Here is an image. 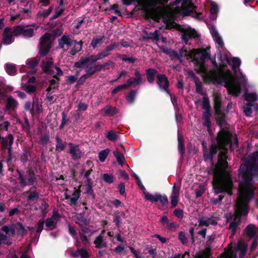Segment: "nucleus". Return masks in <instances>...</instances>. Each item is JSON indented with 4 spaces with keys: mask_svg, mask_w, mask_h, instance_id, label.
<instances>
[{
    "mask_svg": "<svg viewBox=\"0 0 258 258\" xmlns=\"http://www.w3.org/2000/svg\"><path fill=\"white\" fill-rule=\"evenodd\" d=\"M64 11V9L62 7H58L56 8L55 11V14L52 16L51 20L56 19L59 17Z\"/></svg>",
    "mask_w": 258,
    "mask_h": 258,
    "instance_id": "61",
    "label": "nucleus"
},
{
    "mask_svg": "<svg viewBox=\"0 0 258 258\" xmlns=\"http://www.w3.org/2000/svg\"><path fill=\"white\" fill-rule=\"evenodd\" d=\"M178 238L182 244H186L187 243V239L184 232L180 231L178 234Z\"/></svg>",
    "mask_w": 258,
    "mask_h": 258,
    "instance_id": "63",
    "label": "nucleus"
},
{
    "mask_svg": "<svg viewBox=\"0 0 258 258\" xmlns=\"http://www.w3.org/2000/svg\"><path fill=\"white\" fill-rule=\"evenodd\" d=\"M85 212H83L82 213L77 214L76 216V223L78 224L81 227L87 225L90 223V220L87 219L86 218H85Z\"/></svg>",
    "mask_w": 258,
    "mask_h": 258,
    "instance_id": "27",
    "label": "nucleus"
},
{
    "mask_svg": "<svg viewBox=\"0 0 258 258\" xmlns=\"http://www.w3.org/2000/svg\"><path fill=\"white\" fill-rule=\"evenodd\" d=\"M220 150H223L219 152L218 156V163L216 169L214 171L213 188L216 194L227 192L229 195L232 194L231 189L233 186L231 174L227 171L228 163L227 161L228 156L227 147L231 151H233L238 146V140L236 135L234 136V141L231 140V145H226L224 149H222L218 144Z\"/></svg>",
    "mask_w": 258,
    "mask_h": 258,
    "instance_id": "1",
    "label": "nucleus"
},
{
    "mask_svg": "<svg viewBox=\"0 0 258 258\" xmlns=\"http://www.w3.org/2000/svg\"><path fill=\"white\" fill-rule=\"evenodd\" d=\"M113 153L119 165H122L125 161L123 155L118 149L114 151Z\"/></svg>",
    "mask_w": 258,
    "mask_h": 258,
    "instance_id": "37",
    "label": "nucleus"
},
{
    "mask_svg": "<svg viewBox=\"0 0 258 258\" xmlns=\"http://www.w3.org/2000/svg\"><path fill=\"white\" fill-rule=\"evenodd\" d=\"M51 34L48 32L45 33L40 37L38 44V53L41 56L44 57L46 56L49 52L51 47Z\"/></svg>",
    "mask_w": 258,
    "mask_h": 258,
    "instance_id": "7",
    "label": "nucleus"
},
{
    "mask_svg": "<svg viewBox=\"0 0 258 258\" xmlns=\"http://www.w3.org/2000/svg\"><path fill=\"white\" fill-rule=\"evenodd\" d=\"M178 150L181 155L184 153L185 147L184 142L179 138H178Z\"/></svg>",
    "mask_w": 258,
    "mask_h": 258,
    "instance_id": "60",
    "label": "nucleus"
},
{
    "mask_svg": "<svg viewBox=\"0 0 258 258\" xmlns=\"http://www.w3.org/2000/svg\"><path fill=\"white\" fill-rule=\"evenodd\" d=\"M39 63V59L37 57H33L27 60L26 64L30 69H34L37 66Z\"/></svg>",
    "mask_w": 258,
    "mask_h": 258,
    "instance_id": "44",
    "label": "nucleus"
},
{
    "mask_svg": "<svg viewBox=\"0 0 258 258\" xmlns=\"http://www.w3.org/2000/svg\"><path fill=\"white\" fill-rule=\"evenodd\" d=\"M238 176L240 177V197H241L239 211L241 214L245 215L248 213V204L254 196L253 178H258V166L239 172Z\"/></svg>",
    "mask_w": 258,
    "mask_h": 258,
    "instance_id": "2",
    "label": "nucleus"
},
{
    "mask_svg": "<svg viewBox=\"0 0 258 258\" xmlns=\"http://www.w3.org/2000/svg\"><path fill=\"white\" fill-rule=\"evenodd\" d=\"M24 109L25 111H29L32 116L34 115V101L31 103L30 101L26 102Z\"/></svg>",
    "mask_w": 258,
    "mask_h": 258,
    "instance_id": "41",
    "label": "nucleus"
},
{
    "mask_svg": "<svg viewBox=\"0 0 258 258\" xmlns=\"http://www.w3.org/2000/svg\"><path fill=\"white\" fill-rule=\"evenodd\" d=\"M70 255L74 258H89L90 254L85 248L78 249L76 250L72 251Z\"/></svg>",
    "mask_w": 258,
    "mask_h": 258,
    "instance_id": "21",
    "label": "nucleus"
},
{
    "mask_svg": "<svg viewBox=\"0 0 258 258\" xmlns=\"http://www.w3.org/2000/svg\"><path fill=\"white\" fill-rule=\"evenodd\" d=\"M158 202H160L161 206H159L158 208L160 210H163V207H165L168 204V200L167 196L165 195H162L160 193L158 197Z\"/></svg>",
    "mask_w": 258,
    "mask_h": 258,
    "instance_id": "39",
    "label": "nucleus"
},
{
    "mask_svg": "<svg viewBox=\"0 0 258 258\" xmlns=\"http://www.w3.org/2000/svg\"><path fill=\"white\" fill-rule=\"evenodd\" d=\"M92 234V232H91L90 234L89 235V236L88 237L86 235L83 233H79L80 239L84 244L86 245L87 244H90V237Z\"/></svg>",
    "mask_w": 258,
    "mask_h": 258,
    "instance_id": "55",
    "label": "nucleus"
},
{
    "mask_svg": "<svg viewBox=\"0 0 258 258\" xmlns=\"http://www.w3.org/2000/svg\"><path fill=\"white\" fill-rule=\"evenodd\" d=\"M16 229L18 235L23 236L27 232L26 229L24 227L22 223L18 222L16 223Z\"/></svg>",
    "mask_w": 258,
    "mask_h": 258,
    "instance_id": "38",
    "label": "nucleus"
},
{
    "mask_svg": "<svg viewBox=\"0 0 258 258\" xmlns=\"http://www.w3.org/2000/svg\"><path fill=\"white\" fill-rule=\"evenodd\" d=\"M99 60L98 55H90L88 57H82L79 61L75 62L74 67L76 68H83L86 64H92Z\"/></svg>",
    "mask_w": 258,
    "mask_h": 258,
    "instance_id": "12",
    "label": "nucleus"
},
{
    "mask_svg": "<svg viewBox=\"0 0 258 258\" xmlns=\"http://www.w3.org/2000/svg\"><path fill=\"white\" fill-rule=\"evenodd\" d=\"M104 232V230L102 231L99 235L95 238L94 243L96 248L102 249L107 247V241L103 236Z\"/></svg>",
    "mask_w": 258,
    "mask_h": 258,
    "instance_id": "17",
    "label": "nucleus"
},
{
    "mask_svg": "<svg viewBox=\"0 0 258 258\" xmlns=\"http://www.w3.org/2000/svg\"><path fill=\"white\" fill-rule=\"evenodd\" d=\"M53 66V62L51 59L46 62L43 61L42 68L43 72L48 75H52L54 74V71L52 69Z\"/></svg>",
    "mask_w": 258,
    "mask_h": 258,
    "instance_id": "24",
    "label": "nucleus"
},
{
    "mask_svg": "<svg viewBox=\"0 0 258 258\" xmlns=\"http://www.w3.org/2000/svg\"><path fill=\"white\" fill-rule=\"evenodd\" d=\"M73 197L71 199V204L72 205H76L78 200L81 196V190L74 188V191L72 195Z\"/></svg>",
    "mask_w": 258,
    "mask_h": 258,
    "instance_id": "35",
    "label": "nucleus"
},
{
    "mask_svg": "<svg viewBox=\"0 0 258 258\" xmlns=\"http://www.w3.org/2000/svg\"><path fill=\"white\" fill-rule=\"evenodd\" d=\"M34 31L32 28H27L24 25H18L14 28L13 33L16 36L22 34L24 37L31 38L34 35Z\"/></svg>",
    "mask_w": 258,
    "mask_h": 258,
    "instance_id": "10",
    "label": "nucleus"
},
{
    "mask_svg": "<svg viewBox=\"0 0 258 258\" xmlns=\"http://www.w3.org/2000/svg\"><path fill=\"white\" fill-rule=\"evenodd\" d=\"M159 195V192H155L154 195L149 192L144 193L145 199L152 203H156L158 202V197Z\"/></svg>",
    "mask_w": 258,
    "mask_h": 258,
    "instance_id": "31",
    "label": "nucleus"
},
{
    "mask_svg": "<svg viewBox=\"0 0 258 258\" xmlns=\"http://www.w3.org/2000/svg\"><path fill=\"white\" fill-rule=\"evenodd\" d=\"M203 108L205 110L203 114L211 113V107L210 103L209 98L207 96H204L203 98Z\"/></svg>",
    "mask_w": 258,
    "mask_h": 258,
    "instance_id": "29",
    "label": "nucleus"
},
{
    "mask_svg": "<svg viewBox=\"0 0 258 258\" xmlns=\"http://www.w3.org/2000/svg\"><path fill=\"white\" fill-rule=\"evenodd\" d=\"M241 202V197H240L239 201L236 205V215L234 218V221H232L229 225V229L231 230L232 235H234L237 230V226L240 222V217L241 216H244L243 214H241L240 211H239V205L240 204ZM247 214L245 215V216L247 215Z\"/></svg>",
    "mask_w": 258,
    "mask_h": 258,
    "instance_id": "11",
    "label": "nucleus"
},
{
    "mask_svg": "<svg viewBox=\"0 0 258 258\" xmlns=\"http://www.w3.org/2000/svg\"><path fill=\"white\" fill-rule=\"evenodd\" d=\"M70 150L68 152L71 155L72 159L73 160H77L80 159L83 156L82 150L80 149L78 145H74L73 143L70 142L69 143Z\"/></svg>",
    "mask_w": 258,
    "mask_h": 258,
    "instance_id": "14",
    "label": "nucleus"
},
{
    "mask_svg": "<svg viewBox=\"0 0 258 258\" xmlns=\"http://www.w3.org/2000/svg\"><path fill=\"white\" fill-rule=\"evenodd\" d=\"M194 7V4L190 2L188 3V4H186L184 6H183L184 8V15L189 16L192 12L191 9L193 8Z\"/></svg>",
    "mask_w": 258,
    "mask_h": 258,
    "instance_id": "52",
    "label": "nucleus"
},
{
    "mask_svg": "<svg viewBox=\"0 0 258 258\" xmlns=\"http://www.w3.org/2000/svg\"><path fill=\"white\" fill-rule=\"evenodd\" d=\"M258 151L250 154L248 158L241 165L239 172L247 169H250L254 167L258 166Z\"/></svg>",
    "mask_w": 258,
    "mask_h": 258,
    "instance_id": "8",
    "label": "nucleus"
},
{
    "mask_svg": "<svg viewBox=\"0 0 258 258\" xmlns=\"http://www.w3.org/2000/svg\"><path fill=\"white\" fill-rule=\"evenodd\" d=\"M69 122H70V120L69 119L67 118V114L64 112H63L62 113L61 122L60 125L59 126V129H63L64 125Z\"/></svg>",
    "mask_w": 258,
    "mask_h": 258,
    "instance_id": "56",
    "label": "nucleus"
},
{
    "mask_svg": "<svg viewBox=\"0 0 258 258\" xmlns=\"http://www.w3.org/2000/svg\"><path fill=\"white\" fill-rule=\"evenodd\" d=\"M5 69L7 73L11 76L15 75L17 71L15 65L13 64H6Z\"/></svg>",
    "mask_w": 258,
    "mask_h": 258,
    "instance_id": "42",
    "label": "nucleus"
},
{
    "mask_svg": "<svg viewBox=\"0 0 258 258\" xmlns=\"http://www.w3.org/2000/svg\"><path fill=\"white\" fill-rule=\"evenodd\" d=\"M76 41V40H72L69 35H63L58 40V47L59 48H63L64 45L68 46H71Z\"/></svg>",
    "mask_w": 258,
    "mask_h": 258,
    "instance_id": "20",
    "label": "nucleus"
},
{
    "mask_svg": "<svg viewBox=\"0 0 258 258\" xmlns=\"http://www.w3.org/2000/svg\"><path fill=\"white\" fill-rule=\"evenodd\" d=\"M118 46V43L116 42L112 43L110 45L107 46L102 51L101 53L104 57L108 56L110 54V52Z\"/></svg>",
    "mask_w": 258,
    "mask_h": 258,
    "instance_id": "30",
    "label": "nucleus"
},
{
    "mask_svg": "<svg viewBox=\"0 0 258 258\" xmlns=\"http://www.w3.org/2000/svg\"><path fill=\"white\" fill-rule=\"evenodd\" d=\"M156 83L160 90L164 91L167 94L171 96V92L169 89V81L165 74H158L157 75Z\"/></svg>",
    "mask_w": 258,
    "mask_h": 258,
    "instance_id": "9",
    "label": "nucleus"
},
{
    "mask_svg": "<svg viewBox=\"0 0 258 258\" xmlns=\"http://www.w3.org/2000/svg\"><path fill=\"white\" fill-rule=\"evenodd\" d=\"M105 137L111 142H115L118 138V134L113 130H110L105 135Z\"/></svg>",
    "mask_w": 258,
    "mask_h": 258,
    "instance_id": "43",
    "label": "nucleus"
},
{
    "mask_svg": "<svg viewBox=\"0 0 258 258\" xmlns=\"http://www.w3.org/2000/svg\"><path fill=\"white\" fill-rule=\"evenodd\" d=\"M211 116L212 113L203 114V119L204 120L203 125L207 127L209 132L211 131Z\"/></svg>",
    "mask_w": 258,
    "mask_h": 258,
    "instance_id": "32",
    "label": "nucleus"
},
{
    "mask_svg": "<svg viewBox=\"0 0 258 258\" xmlns=\"http://www.w3.org/2000/svg\"><path fill=\"white\" fill-rule=\"evenodd\" d=\"M216 122L220 128L217 134L216 141L222 149H224L226 145H231V140L234 139L232 134L229 131L225 130L224 127L227 125L225 114L221 111H217L215 113Z\"/></svg>",
    "mask_w": 258,
    "mask_h": 258,
    "instance_id": "4",
    "label": "nucleus"
},
{
    "mask_svg": "<svg viewBox=\"0 0 258 258\" xmlns=\"http://www.w3.org/2000/svg\"><path fill=\"white\" fill-rule=\"evenodd\" d=\"M102 179L105 182L111 184L114 182V177L112 174L104 173L102 175Z\"/></svg>",
    "mask_w": 258,
    "mask_h": 258,
    "instance_id": "48",
    "label": "nucleus"
},
{
    "mask_svg": "<svg viewBox=\"0 0 258 258\" xmlns=\"http://www.w3.org/2000/svg\"><path fill=\"white\" fill-rule=\"evenodd\" d=\"M75 43V45L69 51V53L72 55H75L82 48L83 42L82 41H77L76 40Z\"/></svg>",
    "mask_w": 258,
    "mask_h": 258,
    "instance_id": "33",
    "label": "nucleus"
},
{
    "mask_svg": "<svg viewBox=\"0 0 258 258\" xmlns=\"http://www.w3.org/2000/svg\"><path fill=\"white\" fill-rule=\"evenodd\" d=\"M214 108L215 111V113L217 112V111H221V101L220 99L218 97H215L214 100Z\"/></svg>",
    "mask_w": 258,
    "mask_h": 258,
    "instance_id": "50",
    "label": "nucleus"
},
{
    "mask_svg": "<svg viewBox=\"0 0 258 258\" xmlns=\"http://www.w3.org/2000/svg\"><path fill=\"white\" fill-rule=\"evenodd\" d=\"M53 218H52V217L47 218L45 222L46 227L48 228L50 230L56 228L57 222L60 218V216L59 213L56 212L55 215H53Z\"/></svg>",
    "mask_w": 258,
    "mask_h": 258,
    "instance_id": "19",
    "label": "nucleus"
},
{
    "mask_svg": "<svg viewBox=\"0 0 258 258\" xmlns=\"http://www.w3.org/2000/svg\"><path fill=\"white\" fill-rule=\"evenodd\" d=\"M218 84L224 83V86L227 89L228 94L237 97L241 92V85L236 79L231 76L223 75L216 79Z\"/></svg>",
    "mask_w": 258,
    "mask_h": 258,
    "instance_id": "5",
    "label": "nucleus"
},
{
    "mask_svg": "<svg viewBox=\"0 0 258 258\" xmlns=\"http://www.w3.org/2000/svg\"><path fill=\"white\" fill-rule=\"evenodd\" d=\"M110 150L108 148L101 150L98 154V158L100 162H103L105 161L106 157L109 153Z\"/></svg>",
    "mask_w": 258,
    "mask_h": 258,
    "instance_id": "46",
    "label": "nucleus"
},
{
    "mask_svg": "<svg viewBox=\"0 0 258 258\" xmlns=\"http://www.w3.org/2000/svg\"><path fill=\"white\" fill-rule=\"evenodd\" d=\"M247 236L249 238H252L255 234V226L253 224H249L244 230Z\"/></svg>",
    "mask_w": 258,
    "mask_h": 258,
    "instance_id": "36",
    "label": "nucleus"
},
{
    "mask_svg": "<svg viewBox=\"0 0 258 258\" xmlns=\"http://www.w3.org/2000/svg\"><path fill=\"white\" fill-rule=\"evenodd\" d=\"M17 173V179L19 181V183L21 187H23L28 185H34L37 183V175L34 173V171L29 169L27 170L26 173L22 170L17 169L16 170Z\"/></svg>",
    "mask_w": 258,
    "mask_h": 258,
    "instance_id": "6",
    "label": "nucleus"
},
{
    "mask_svg": "<svg viewBox=\"0 0 258 258\" xmlns=\"http://www.w3.org/2000/svg\"><path fill=\"white\" fill-rule=\"evenodd\" d=\"M104 38V36H97L96 37H94L91 41V45L94 48H95L97 47V44H98L99 43H100L102 42Z\"/></svg>",
    "mask_w": 258,
    "mask_h": 258,
    "instance_id": "53",
    "label": "nucleus"
},
{
    "mask_svg": "<svg viewBox=\"0 0 258 258\" xmlns=\"http://www.w3.org/2000/svg\"><path fill=\"white\" fill-rule=\"evenodd\" d=\"M17 105V101L15 100L12 96H9L6 103L5 110L14 111L16 109Z\"/></svg>",
    "mask_w": 258,
    "mask_h": 258,
    "instance_id": "25",
    "label": "nucleus"
},
{
    "mask_svg": "<svg viewBox=\"0 0 258 258\" xmlns=\"http://www.w3.org/2000/svg\"><path fill=\"white\" fill-rule=\"evenodd\" d=\"M137 93V90H131L130 92H128V94L125 97L126 101L130 103H134L135 100Z\"/></svg>",
    "mask_w": 258,
    "mask_h": 258,
    "instance_id": "47",
    "label": "nucleus"
},
{
    "mask_svg": "<svg viewBox=\"0 0 258 258\" xmlns=\"http://www.w3.org/2000/svg\"><path fill=\"white\" fill-rule=\"evenodd\" d=\"M123 5L129 6L138 4L147 12L152 11L150 6V0H122Z\"/></svg>",
    "mask_w": 258,
    "mask_h": 258,
    "instance_id": "13",
    "label": "nucleus"
},
{
    "mask_svg": "<svg viewBox=\"0 0 258 258\" xmlns=\"http://www.w3.org/2000/svg\"><path fill=\"white\" fill-rule=\"evenodd\" d=\"M169 0H150V6L151 10L155 9L158 5H166L168 3Z\"/></svg>",
    "mask_w": 258,
    "mask_h": 258,
    "instance_id": "40",
    "label": "nucleus"
},
{
    "mask_svg": "<svg viewBox=\"0 0 258 258\" xmlns=\"http://www.w3.org/2000/svg\"><path fill=\"white\" fill-rule=\"evenodd\" d=\"M55 141L56 142L55 151L58 153L63 151L66 147L67 142L65 141H62L59 137L57 136L55 137Z\"/></svg>",
    "mask_w": 258,
    "mask_h": 258,
    "instance_id": "28",
    "label": "nucleus"
},
{
    "mask_svg": "<svg viewBox=\"0 0 258 258\" xmlns=\"http://www.w3.org/2000/svg\"><path fill=\"white\" fill-rule=\"evenodd\" d=\"M209 49L193 48L190 50V58L198 74H202L208 79H212L215 77V72L209 70L205 66L206 59H211V54L207 51Z\"/></svg>",
    "mask_w": 258,
    "mask_h": 258,
    "instance_id": "3",
    "label": "nucleus"
},
{
    "mask_svg": "<svg viewBox=\"0 0 258 258\" xmlns=\"http://www.w3.org/2000/svg\"><path fill=\"white\" fill-rule=\"evenodd\" d=\"M2 144V150L5 151L9 148V140L8 139V136L6 138L2 137L1 140Z\"/></svg>",
    "mask_w": 258,
    "mask_h": 258,
    "instance_id": "62",
    "label": "nucleus"
},
{
    "mask_svg": "<svg viewBox=\"0 0 258 258\" xmlns=\"http://www.w3.org/2000/svg\"><path fill=\"white\" fill-rule=\"evenodd\" d=\"M163 51L167 55H169L171 59L176 58L178 60L179 59V55H178L177 51L173 49H164Z\"/></svg>",
    "mask_w": 258,
    "mask_h": 258,
    "instance_id": "45",
    "label": "nucleus"
},
{
    "mask_svg": "<svg viewBox=\"0 0 258 258\" xmlns=\"http://www.w3.org/2000/svg\"><path fill=\"white\" fill-rule=\"evenodd\" d=\"M113 222L115 223V225L116 227H119L122 223L120 212L118 211H115L113 214Z\"/></svg>",
    "mask_w": 258,
    "mask_h": 258,
    "instance_id": "49",
    "label": "nucleus"
},
{
    "mask_svg": "<svg viewBox=\"0 0 258 258\" xmlns=\"http://www.w3.org/2000/svg\"><path fill=\"white\" fill-rule=\"evenodd\" d=\"M244 97L245 100L249 102H253L257 100V95L255 93H245Z\"/></svg>",
    "mask_w": 258,
    "mask_h": 258,
    "instance_id": "51",
    "label": "nucleus"
},
{
    "mask_svg": "<svg viewBox=\"0 0 258 258\" xmlns=\"http://www.w3.org/2000/svg\"><path fill=\"white\" fill-rule=\"evenodd\" d=\"M127 86L126 84H123L122 85H119L113 89L111 91V95L114 96L117 92L121 91L123 90L127 89Z\"/></svg>",
    "mask_w": 258,
    "mask_h": 258,
    "instance_id": "57",
    "label": "nucleus"
},
{
    "mask_svg": "<svg viewBox=\"0 0 258 258\" xmlns=\"http://www.w3.org/2000/svg\"><path fill=\"white\" fill-rule=\"evenodd\" d=\"M25 86V90L26 92L28 94L34 93L36 91V86H35L33 85L26 84Z\"/></svg>",
    "mask_w": 258,
    "mask_h": 258,
    "instance_id": "64",
    "label": "nucleus"
},
{
    "mask_svg": "<svg viewBox=\"0 0 258 258\" xmlns=\"http://www.w3.org/2000/svg\"><path fill=\"white\" fill-rule=\"evenodd\" d=\"M14 41L13 35L11 32V29L10 27H6L4 30L3 42L5 44H10Z\"/></svg>",
    "mask_w": 258,
    "mask_h": 258,
    "instance_id": "23",
    "label": "nucleus"
},
{
    "mask_svg": "<svg viewBox=\"0 0 258 258\" xmlns=\"http://www.w3.org/2000/svg\"><path fill=\"white\" fill-rule=\"evenodd\" d=\"M199 226H206L208 227L209 226V220H208V218L205 217H202L198 219Z\"/></svg>",
    "mask_w": 258,
    "mask_h": 258,
    "instance_id": "59",
    "label": "nucleus"
},
{
    "mask_svg": "<svg viewBox=\"0 0 258 258\" xmlns=\"http://www.w3.org/2000/svg\"><path fill=\"white\" fill-rule=\"evenodd\" d=\"M84 67L87 68L85 71V75L88 78L92 76L96 73V71L95 70L93 66L88 67V64H86Z\"/></svg>",
    "mask_w": 258,
    "mask_h": 258,
    "instance_id": "58",
    "label": "nucleus"
},
{
    "mask_svg": "<svg viewBox=\"0 0 258 258\" xmlns=\"http://www.w3.org/2000/svg\"><path fill=\"white\" fill-rule=\"evenodd\" d=\"M145 72L148 82L150 84L153 83L155 76L157 77V75L158 74L157 71L155 69L150 68L146 70Z\"/></svg>",
    "mask_w": 258,
    "mask_h": 258,
    "instance_id": "26",
    "label": "nucleus"
},
{
    "mask_svg": "<svg viewBox=\"0 0 258 258\" xmlns=\"http://www.w3.org/2000/svg\"><path fill=\"white\" fill-rule=\"evenodd\" d=\"M179 55V61L180 63H182L183 60L181 57H186L187 59L188 58H190V51H188L187 48L185 46H183L180 50L179 53H178Z\"/></svg>",
    "mask_w": 258,
    "mask_h": 258,
    "instance_id": "34",
    "label": "nucleus"
},
{
    "mask_svg": "<svg viewBox=\"0 0 258 258\" xmlns=\"http://www.w3.org/2000/svg\"><path fill=\"white\" fill-rule=\"evenodd\" d=\"M30 156V153L28 150L24 149L20 156V161L25 163L28 160V157Z\"/></svg>",
    "mask_w": 258,
    "mask_h": 258,
    "instance_id": "54",
    "label": "nucleus"
},
{
    "mask_svg": "<svg viewBox=\"0 0 258 258\" xmlns=\"http://www.w3.org/2000/svg\"><path fill=\"white\" fill-rule=\"evenodd\" d=\"M217 143H218L217 142ZM219 149H220L218 144H212L210 146L209 151L204 154V158L205 160H210L212 161L214 156L217 153Z\"/></svg>",
    "mask_w": 258,
    "mask_h": 258,
    "instance_id": "18",
    "label": "nucleus"
},
{
    "mask_svg": "<svg viewBox=\"0 0 258 258\" xmlns=\"http://www.w3.org/2000/svg\"><path fill=\"white\" fill-rule=\"evenodd\" d=\"M135 77L131 78L126 81L127 87H135L143 83L142 76L138 70H135L134 72Z\"/></svg>",
    "mask_w": 258,
    "mask_h": 258,
    "instance_id": "15",
    "label": "nucleus"
},
{
    "mask_svg": "<svg viewBox=\"0 0 258 258\" xmlns=\"http://www.w3.org/2000/svg\"><path fill=\"white\" fill-rule=\"evenodd\" d=\"M36 187L32 186L30 189L26 192L27 194H29L27 197L28 202L37 201L39 198V193L36 191Z\"/></svg>",
    "mask_w": 258,
    "mask_h": 258,
    "instance_id": "22",
    "label": "nucleus"
},
{
    "mask_svg": "<svg viewBox=\"0 0 258 258\" xmlns=\"http://www.w3.org/2000/svg\"><path fill=\"white\" fill-rule=\"evenodd\" d=\"M198 37V34L195 29L191 28L184 29L181 36V39L184 41L185 44H187L189 39Z\"/></svg>",
    "mask_w": 258,
    "mask_h": 258,
    "instance_id": "16",
    "label": "nucleus"
}]
</instances>
